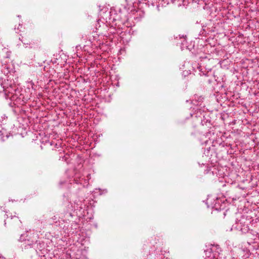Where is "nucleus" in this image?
Returning <instances> with one entry per match:
<instances>
[{"instance_id":"nucleus-2","label":"nucleus","mask_w":259,"mask_h":259,"mask_svg":"<svg viewBox=\"0 0 259 259\" xmlns=\"http://www.w3.org/2000/svg\"><path fill=\"white\" fill-rule=\"evenodd\" d=\"M205 254H206V255H207V254H209V255L208 256V258H206V259H211V255L212 254V253L211 252V251L209 250L206 251V252H205Z\"/></svg>"},{"instance_id":"nucleus-1","label":"nucleus","mask_w":259,"mask_h":259,"mask_svg":"<svg viewBox=\"0 0 259 259\" xmlns=\"http://www.w3.org/2000/svg\"><path fill=\"white\" fill-rule=\"evenodd\" d=\"M32 244V241H30L28 240L27 241H25L24 244L22 245H23L25 248H28V247H30Z\"/></svg>"}]
</instances>
